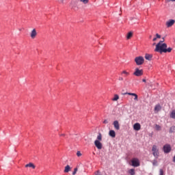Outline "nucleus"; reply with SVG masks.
<instances>
[{
  "instance_id": "e433bc0d",
  "label": "nucleus",
  "mask_w": 175,
  "mask_h": 175,
  "mask_svg": "<svg viewBox=\"0 0 175 175\" xmlns=\"http://www.w3.org/2000/svg\"><path fill=\"white\" fill-rule=\"evenodd\" d=\"M170 1H171L172 2H175V0H170Z\"/></svg>"
},
{
  "instance_id": "4468645a",
  "label": "nucleus",
  "mask_w": 175,
  "mask_h": 175,
  "mask_svg": "<svg viewBox=\"0 0 175 175\" xmlns=\"http://www.w3.org/2000/svg\"><path fill=\"white\" fill-rule=\"evenodd\" d=\"M36 36V29H33L32 31H31V38L32 39H35Z\"/></svg>"
},
{
  "instance_id": "ea45409f",
  "label": "nucleus",
  "mask_w": 175,
  "mask_h": 175,
  "mask_svg": "<svg viewBox=\"0 0 175 175\" xmlns=\"http://www.w3.org/2000/svg\"><path fill=\"white\" fill-rule=\"evenodd\" d=\"M151 38H152V36H150V39H151Z\"/></svg>"
},
{
  "instance_id": "a211bd4d",
  "label": "nucleus",
  "mask_w": 175,
  "mask_h": 175,
  "mask_svg": "<svg viewBox=\"0 0 175 175\" xmlns=\"http://www.w3.org/2000/svg\"><path fill=\"white\" fill-rule=\"evenodd\" d=\"M25 167H32V169H35L36 166L32 163H29L25 165Z\"/></svg>"
},
{
  "instance_id": "bb28decb",
  "label": "nucleus",
  "mask_w": 175,
  "mask_h": 175,
  "mask_svg": "<svg viewBox=\"0 0 175 175\" xmlns=\"http://www.w3.org/2000/svg\"><path fill=\"white\" fill-rule=\"evenodd\" d=\"M76 173H77V167H75V168L74 169V171L72 172V175H75Z\"/></svg>"
},
{
  "instance_id": "c9c22d12",
  "label": "nucleus",
  "mask_w": 175,
  "mask_h": 175,
  "mask_svg": "<svg viewBox=\"0 0 175 175\" xmlns=\"http://www.w3.org/2000/svg\"><path fill=\"white\" fill-rule=\"evenodd\" d=\"M142 81H143V83H146V79H142Z\"/></svg>"
},
{
  "instance_id": "cd10ccee",
  "label": "nucleus",
  "mask_w": 175,
  "mask_h": 175,
  "mask_svg": "<svg viewBox=\"0 0 175 175\" xmlns=\"http://www.w3.org/2000/svg\"><path fill=\"white\" fill-rule=\"evenodd\" d=\"M163 173H164L163 170V169H160L159 170V175H163Z\"/></svg>"
},
{
  "instance_id": "2eb2a0df",
  "label": "nucleus",
  "mask_w": 175,
  "mask_h": 175,
  "mask_svg": "<svg viewBox=\"0 0 175 175\" xmlns=\"http://www.w3.org/2000/svg\"><path fill=\"white\" fill-rule=\"evenodd\" d=\"M145 59H147V61H151V59H152V55L148 53L146 54Z\"/></svg>"
},
{
  "instance_id": "5701e85b",
  "label": "nucleus",
  "mask_w": 175,
  "mask_h": 175,
  "mask_svg": "<svg viewBox=\"0 0 175 175\" xmlns=\"http://www.w3.org/2000/svg\"><path fill=\"white\" fill-rule=\"evenodd\" d=\"M129 174L131 175H135V169H131L129 170Z\"/></svg>"
},
{
  "instance_id": "6ab92c4d",
  "label": "nucleus",
  "mask_w": 175,
  "mask_h": 175,
  "mask_svg": "<svg viewBox=\"0 0 175 175\" xmlns=\"http://www.w3.org/2000/svg\"><path fill=\"white\" fill-rule=\"evenodd\" d=\"M121 75H124V77H127V76H129L131 74L129 73V72H128L126 70H123L121 72Z\"/></svg>"
},
{
  "instance_id": "f3484780",
  "label": "nucleus",
  "mask_w": 175,
  "mask_h": 175,
  "mask_svg": "<svg viewBox=\"0 0 175 175\" xmlns=\"http://www.w3.org/2000/svg\"><path fill=\"white\" fill-rule=\"evenodd\" d=\"M69 172H70V166H69V165H67L65 167L64 173H69Z\"/></svg>"
},
{
  "instance_id": "393cba45",
  "label": "nucleus",
  "mask_w": 175,
  "mask_h": 175,
  "mask_svg": "<svg viewBox=\"0 0 175 175\" xmlns=\"http://www.w3.org/2000/svg\"><path fill=\"white\" fill-rule=\"evenodd\" d=\"M155 129L157 131H161V126H159V124H156Z\"/></svg>"
},
{
  "instance_id": "9b49d317",
  "label": "nucleus",
  "mask_w": 175,
  "mask_h": 175,
  "mask_svg": "<svg viewBox=\"0 0 175 175\" xmlns=\"http://www.w3.org/2000/svg\"><path fill=\"white\" fill-rule=\"evenodd\" d=\"M141 128H142V126L139 124V123H135L133 125L134 131H140Z\"/></svg>"
},
{
  "instance_id": "7c9ffc66",
  "label": "nucleus",
  "mask_w": 175,
  "mask_h": 175,
  "mask_svg": "<svg viewBox=\"0 0 175 175\" xmlns=\"http://www.w3.org/2000/svg\"><path fill=\"white\" fill-rule=\"evenodd\" d=\"M163 42H165V38H163V40L159 41L158 43H160V44H163Z\"/></svg>"
},
{
  "instance_id": "9d476101",
  "label": "nucleus",
  "mask_w": 175,
  "mask_h": 175,
  "mask_svg": "<svg viewBox=\"0 0 175 175\" xmlns=\"http://www.w3.org/2000/svg\"><path fill=\"white\" fill-rule=\"evenodd\" d=\"M123 95H135L134 96H135L134 100H139L138 99L139 96L135 93L126 92L123 94Z\"/></svg>"
},
{
  "instance_id": "0eeeda50",
  "label": "nucleus",
  "mask_w": 175,
  "mask_h": 175,
  "mask_svg": "<svg viewBox=\"0 0 175 175\" xmlns=\"http://www.w3.org/2000/svg\"><path fill=\"white\" fill-rule=\"evenodd\" d=\"M134 76H137V77H140V76H143V70H139V68H135V71L133 72Z\"/></svg>"
},
{
  "instance_id": "c85d7f7f",
  "label": "nucleus",
  "mask_w": 175,
  "mask_h": 175,
  "mask_svg": "<svg viewBox=\"0 0 175 175\" xmlns=\"http://www.w3.org/2000/svg\"><path fill=\"white\" fill-rule=\"evenodd\" d=\"M95 175H102V173L100 172V171L98 170L95 172Z\"/></svg>"
},
{
  "instance_id": "f8f14e48",
  "label": "nucleus",
  "mask_w": 175,
  "mask_h": 175,
  "mask_svg": "<svg viewBox=\"0 0 175 175\" xmlns=\"http://www.w3.org/2000/svg\"><path fill=\"white\" fill-rule=\"evenodd\" d=\"M161 110H162V107H161V105H156L154 107V111H157L158 113V111H161Z\"/></svg>"
},
{
  "instance_id": "20e7f679",
  "label": "nucleus",
  "mask_w": 175,
  "mask_h": 175,
  "mask_svg": "<svg viewBox=\"0 0 175 175\" xmlns=\"http://www.w3.org/2000/svg\"><path fill=\"white\" fill-rule=\"evenodd\" d=\"M163 151L164 154H170L172 152V146L169 144H165L163 146Z\"/></svg>"
},
{
  "instance_id": "412c9836",
  "label": "nucleus",
  "mask_w": 175,
  "mask_h": 175,
  "mask_svg": "<svg viewBox=\"0 0 175 175\" xmlns=\"http://www.w3.org/2000/svg\"><path fill=\"white\" fill-rule=\"evenodd\" d=\"M170 133H175V126H172L170 128Z\"/></svg>"
},
{
  "instance_id": "423d86ee",
  "label": "nucleus",
  "mask_w": 175,
  "mask_h": 175,
  "mask_svg": "<svg viewBox=\"0 0 175 175\" xmlns=\"http://www.w3.org/2000/svg\"><path fill=\"white\" fill-rule=\"evenodd\" d=\"M135 62L136 65H143V64H144V58L143 57V56L136 57L135 58Z\"/></svg>"
},
{
  "instance_id": "f257e3e1",
  "label": "nucleus",
  "mask_w": 175,
  "mask_h": 175,
  "mask_svg": "<svg viewBox=\"0 0 175 175\" xmlns=\"http://www.w3.org/2000/svg\"><path fill=\"white\" fill-rule=\"evenodd\" d=\"M172 50H173L172 47L167 48V43H163V44H161V43H157L156 44L154 51H156V53H160V54H162L163 53H172Z\"/></svg>"
},
{
  "instance_id": "473e14b6",
  "label": "nucleus",
  "mask_w": 175,
  "mask_h": 175,
  "mask_svg": "<svg viewBox=\"0 0 175 175\" xmlns=\"http://www.w3.org/2000/svg\"><path fill=\"white\" fill-rule=\"evenodd\" d=\"M103 124H109V121L107 120H105L103 122Z\"/></svg>"
},
{
  "instance_id": "b1692460",
  "label": "nucleus",
  "mask_w": 175,
  "mask_h": 175,
  "mask_svg": "<svg viewBox=\"0 0 175 175\" xmlns=\"http://www.w3.org/2000/svg\"><path fill=\"white\" fill-rule=\"evenodd\" d=\"M118 99H120V96H118V94H115L112 100L116 101V100H118Z\"/></svg>"
},
{
  "instance_id": "72a5a7b5",
  "label": "nucleus",
  "mask_w": 175,
  "mask_h": 175,
  "mask_svg": "<svg viewBox=\"0 0 175 175\" xmlns=\"http://www.w3.org/2000/svg\"><path fill=\"white\" fill-rule=\"evenodd\" d=\"M119 81H124V78L122 77H119Z\"/></svg>"
},
{
  "instance_id": "a878e982",
  "label": "nucleus",
  "mask_w": 175,
  "mask_h": 175,
  "mask_svg": "<svg viewBox=\"0 0 175 175\" xmlns=\"http://www.w3.org/2000/svg\"><path fill=\"white\" fill-rule=\"evenodd\" d=\"M81 2H83L85 5H87L89 1L88 0H80Z\"/></svg>"
},
{
  "instance_id": "ddd939ff",
  "label": "nucleus",
  "mask_w": 175,
  "mask_h": 175,
  "mask_svg": "<svg viewBox=\"0 0 175 175\" xmlns=\"http://www.w3.org/2000/svg\"><path fill=\"white\" fill-rule=\"evenodd\" d=\"M109 135L113 138L116 137V131H114V130H110L109 132Z\"/></svg>"
},
{
  "instance_id": "aec40b11",
  "label": "nucleus",
  "mask_w": 175,
  "mask_h": 175,
  "mask_svg": "<svg viewBox=\"0 0 175 175\" xmlns=\"http://www.w3.org/2000/svg\"><path fill=\"white\" fill-rule=\"evenodd\" d=\"M133 36V33L132 31H129L128 33H127V36H126V38L127 39H131V38Z\"/></svg>"
},
{
  "instance_id": "dca6fc26",
  "label": "nucleus",
  "mask_w": 175,
  "mask_h": 175,
  "mask_svg": "<svg viewBox=\"0 0 175 175\" xmlns=\"http://www.w3.org/2000/svg\"><path fill=\"white\" fill-rule=\"evenodd\" d=\"M170 118H173V120H175V109L172 110V112L170 114Z\"/></svg>"
},
{
  "instance_id": "4be33fe9",
  "label": "nucleus",
  "mask_w": 175,
  "mask_h": 175,
  "mask_svg": "<svg viewBox=\"0 0 175 175\" xmlns=\"http://www.w3.org/2000/svg\"><path fill=\"white\" fill-rule=\"evenodd\" d=\"M152 163L153 166H158V161L157 160V159H154L152 161Z\"/></svg>"
},
{
  "instance_id": "2f4dec72",
  "label": "nucleus",
  "mask_w": 175,
  "mask_h": 175,
  "mask_svg": "<svg viewBox=\"0 0 175 175\" xmlns=\"http://www.w3.org/2000/svg\"><path fill=\"white\" fill-rule=\"evenodd\" d=\"M156 38L157 39H161V35L156 33Z\"/></svg>"
},
{
  "instance_id": "39448f33",
  "label": "nucleus",
  "mask_w": 175,
  "mask_h": 175,
  "mask_svg": "<svg viewBox=\"0 0 175 175\" xmlns=\"http://www.w3.org/2000/svg\"><path fill=\"white\" fill-rule=\"evenodd\" d=\"M131 162V166H133V167H139V166H140V161L136 157L133 158Z\"/></svg>"
},
{
  "instance_id": "58836bf2",
  "label": "nucleus",
  "mask_w": 175,
  "mask_h": 175,
  "mask_svg": "<svg viewBox=\"0 0 175 175\" xmlns=\"http://www.w3.org/2000/svg\"><path fill=\"white\" fill-rule=\"evenodd\" d=\"M131 96H135V95H130Z\"/></svg>"
},
{
  "instance_id": "7ed1b4c3",
  "label": "nucleus",
  "mask_w": 175,
  "mask_h": 175,
  "mask_svg": "<svg viewBox=\"0 0 175 175\" xmlns=\"http://www.w3.org/2000/svg\"><path fill=\"white\" fill-rule=\"evenodd\" d=\"M152 154L156 159H158L159 157V150L157 148L156 145H153L152 148Z\"/></svg>"
},
{
  "instance_id": "6e6552de",
  "label": "nucleus",
  "mask_w": 175,
  "mask_h": 175,
  "mask_svg": "<svg viewBox=\"0 0 175 175\" xmlns=\"http://www.w3.org/2000/svg\"><path fill=\"white\" fill-rule=\"evenodd\" d=\"M175 20L174 19H170L165 23V25L167 28H170L172 25H174Z\"/></svg>"
},
{
  "instance_id": "c756f323",
  "label": "nucleus",
  "mask_w": 175,
  "mask_h": 175,
  "mask_svg": "<svg viewBox=\"0 0 175 175\" xmlns=\"http://www.w3.org/2000/svg\"><path fill=\"white\" fill-rule=\"evenodd\" d=\"M77 157H81V152L80 151L77 152Z\"/></svg>"
},
{
  "instance_id": "4c0bfd02",
  "label": "nucleus",
  "mask_w": 175,
  "mask_h": 175,
  "mask_svg": "<svg viewBox=\"0 0 175 175\" xmlns=\"http://www.w3.org/2000/svg\"><path fill=\"white\" fill-rule=\"evenodd\" d=\"M65 135V134H62V135H60V136H64Z\"/></svg>"
},
{
  "instance_id": "f704fd0d",
  "label": "nucleus",
  "mask_w": 175,
  "mask_h": 175,
  "mask_svg": "<svg viewBox=\"0 0 175 175\" xmlns=\"http://www.w3.org/2000/svg\"><path fill=\"white\" fill-rule=\"evenodd\" d=\"M152 40L153 42H155V40H157V37L154 38Z\"/></svg>"
},
{
  "instance_id": "f03ea898",
  "label": "nucleus",
  "mask_w": 175,
  "mask_h": 175,
  "mask_svg": "<svg viewBox=\"0 0 175 175\" xmlns=\"http://www.w3.org/2000/svg\"><path fill=\"white\" fill-rule=\"evenodd\" d=\"M100 142H102V134L98 133L96 140L94 141V146L98 150H102L103 145Z\"/></svg>"
},
{
  "instance_id": "1a4fd4ad",
  "label": "nucleus",
  "mask_w": 175,
  "mask_h": 175,
  "mask_svg": "<svg viewBox=\"0 0 175 175\" xmlns=\"http://www.w3.org/2000/svg\"><path fill=\"white\" fill-rule=\"evenodd\" d=\"M113 125L116 131H120V123L118 122V120L113 121Z\"/></svg>"
}]
</instances>
